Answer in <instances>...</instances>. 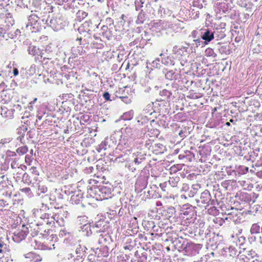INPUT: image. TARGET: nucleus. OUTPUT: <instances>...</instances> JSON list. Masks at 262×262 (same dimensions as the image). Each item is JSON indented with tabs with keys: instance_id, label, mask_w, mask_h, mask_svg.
Listing matches in <instances>:
<instances>
[{
	"instance_id": "f257e3e1",
	"label": "nucleus",
	"mask_w": 262,
	"mask_h": 262,
	"mask_svg": "<svg viewBox=\"0 0 262 262\" xmlns=\"http://www.w3.org/2000/svg\"><path fill=\"white\" fill-rule=\"evenodd\" d=\"M45 18H41L37 14H31L28 19L26 25V30L32 32H36L40 29L41 23L43 24Z\"/></svg>"
},
{
	"instance_id": "f03ea898",
	"label": "nucleus",
	"mask_w": 262,
	"mask_h": 262,
	"mask_svg": "<svg viewBox=\"0 0 262 262\" xmlns=\"http://www.w3.org/2000/svg\"><path fill=\"white\" fill-rule=\"evenodd\" d=\"M197 203L204 204L205 207L209 205L214 206L216 203V199H211V196L209 191L208 190H205L201 193L200 199L196 200ZM216 210L214 206L208 209V211L211 212V210Z\"/></svg>"
},
{
	"instance_id": "7ed1b4c3",
	"label": "nucleus",
	"mask_w": 262,
	"mask_h": 262,
	"mask_svg": "<svg viewBox=\"0 0 262 262\" xmlns=\"http://www.w3.org/2000/svg\"><path fill=\"white\" fill-rule=\"evenodd\" d=\"M136 130L130 127H126L123 131V137L120 140V145L124 144L128 146L129 144L136 138Z\"/></svg>"
},
{
	"instance_id": "20e7f679",
	"label": "nucleus",
	"mask_w": 262,
	"mask_h": 262,
	"mask_svg": "<svg viewBox=\"0 0 262 262\" xmlns=\"http://www.w3.org/2000/svg\"><path fill=\"white\" fill-rule=\"evenodd\" d=\"M43 24L56 31L60 30L64 26L63 20L60 17H48L47 19H45Z\"/></svg>"
},
{
	"instance_id": "39448f33",
	"label": "nucleus",
	"mask_w": 262,
	"mask_h": 262,
	"mask_svg": "<svg viewBox=\"0 0 262 262\" xmlns=\"http://www.w3.org/2000/svg\"><path fill=\"white\" fill-rule=\"evenodd\" d=\"M106 188L105 187L98 188L97 186H92L88 187V193L90 196L96 198L98 199L97 195L99 196V199L102 200L107 199L106 193Z\"/></svg>"
},
{
	"instance_id": "423d86ee",
	"label": "nucleus",
	"mask_w": 262,
	"mask_h": 262,
	"mask_svg": "<svg viewBox=\"0 0 262 262\" xmlns=\"http://www.w3.org/2000/svg\"><path fill=\"white\" fill-rule=\"evenodd\" d=\"M87 219L88 217L85 216H78L77 222L78 224H82L81 221H83V225L80 226L79 228L84 236H89L92 234V232L91 229V225L88 223Z\"/></svg>"
},
{
	"instance_id": "0eeeda50",
	"label": "nucleus",
	"mask_w": 262,
	"mask_h": 262,
	"mask_svg": "<svg viewBox=\"0 0 262 262\" xmlns=\"http://www.w3.org/2000/svg\"><path fill=\"white\" fill-rule=\"evenodd\" d=\"M232 3L233 0H220V2L215 3V4L220 12L226 13L231 9Z\"/></svg>"
},
{
	"instance_id": "6e6552de",
	"label": "nucleus",
	"mask_w": 262,
	"mask_h": 262,
	"mask_svg": "<svg viewBox=\"0 0 262 262\" xmlns=\"http://www.w3.org/2000/svg\"><path fill=\"white\" fill-rule=\"evenodd\" d=\"M28 234V229L25 225L22 226L21 230L16 231L14 234L13 239L16 242H19L24 239Z\"/></svg>"
},
{
	"instance_id": "1a4fd4ad",
	"label": "nucleus",
	"mask_w": 262,
	"mask_h": 262,
	"mask_svg": "<svg viewBox=\"0 0 262 262\" xmlns=\"http://www.w3.org/2000/svg\"><path fill=\"white\" fill-rule=\"evenodd\" d=\"M183 247V250L187 253L192 254L193 251H196L201 248V246L200 244H195L191 242H186V244L184 242L182 244Z\"/></svg>"
},
{
	"instance_id": "9d476101",
	"label": "nucleus",
	"mask_w": 262,
	"mask_h": 262,
	"mask_svg": "<svg viewBox=\"0 0 262 262\" xmlns=\"http://www.w3.org/2000/svg\"><path fill=\"white\" fill-rule=\"evenodd\" d=\"M216 34L215 31L212 32L209 29L205 30V32L201 34V38L204 40L203 43L206 45L208 44L214 38V35Z\"/></svg>"
},
{
	"instance_id": "9b49d317",
	"label": "nucleus",
	"mask_w": 262,
	"mask_h": 262,
	"mask_svg": "<svg viewBox=\"0 0 262 262\" xmlns=\"http://www.w3.org/2000/svg\"><path fill=\"white\" fill-rule=\"evenodd\" d=\"M260 227L257 224H253L250 229V233L251 234L250 239L252 241H255L258 236L260 235Z\"/></svg>"
},
{
	"instance_id": "f8f14e48",
	"label": "nucleus",
	"mask_w": 262,
	"mask_h": 262,
	"mask_svg": "<svg viewBox=\"0 0 262 262\" xmlns=\"http://www.w3.org/2000/svg\"><path fill=\"white\" fill-rule=\"evenodd\" d=\"M37 226L39 227L36 230V234H40L42 235L43 237H47L49 235L50 233V230L45 228V226L43 225V223H40V225L37 224Z\"/></svg>"
},
{
	"instance_id": "ddd939ff",
	"label": "nucleus",
	"mask_w": 262,
	"mask_h": 262,
	"mask_svg": "<svg viewBox=\"0 0 262 262\" xmlns=\"http://www.w3.org/2000/svg\"><path fill=\"white\" fill-rule=\"evenodd\" d=\"M165 150V146L161 143L155 144L152 146L151 151L156 155L163 154Z\"/></svg>"
},
{
	"instance_id": "4468645a",
	"label": "nucleus",
	"mask_w": 262,
	"mask_h": 262,
	"mask_svg": "<svg viewBox=\"0 0 262 262\" xmlns=\"http://www.w3.org/2000/svg\"><path fill=\"white\" fill-rule=\"evenodd\" d=\"M238 210L233 207H231L230 209H227L226 214L228 216L225 218V220L230 219L234 221V217L237 215Z\"/></svg>"
},
{
	"instance_id": "2eb2a0df",
	"label": "nucleus",
	"mask_w": 262,
	"mask_h": 262,
	"mask_svg": "<svg viewBox=\"0 0 262 262\" xmlns=\"http://www.w3.org/2000/svg\"><path fill=\"white\" fill-rule=\"evenodd\" d=\"M225 25H226L225 24H222L221 25L220 28H218L217 27H216L215 28V30L214 31H215L216 32L217 34L214 35V36L217 37L218 39H219V38L222 39L225 37V36H226V34H225Z\"/></svg>"
},
{
	"instance_id": "dca6fc26",
	"label": "nucleus",
	"mask_w": 262,
	"mask_h": 262,
	"mask_svg": "<svg viewBox=\"0 0 262 262\" xmlns=\"http://www.w3.org/2000/svg\"><path fill=\"white\" fill-rule=\"evenodd\" d=\"M233 238H234L235 241H234L233 242L235 243V245L237 246H239V248H242V246L244 245V244L245 243V237H244L243 236L239 237L237 236L234 237V236H233ZM243 249L244 250H245V248H243Z\"/></svg>"
},
{
	"instance_id": "f3484780",
	"label": "nucleus",
	"mask_w": 262,
	"mask_h": 262,
	"mask_svg": "<svg viewBox=\"0 0 262 262\" xmlns=\"http://www.w3.org/2000/svg\"><path fill=\"white\" fill-rule=\"evenodd\" d=\"M33 213L36 218H40L41 220H42V222H44L49 216V214L48 213H42L40 210H38V209L35 210Z\"/></svg>"
},
{
	"instance_id": "a211bd4d",
	"label": "nucleus",
	"mask_w": 262,
	"mask_h": 262,
	"mask_svg": "<svg viewBox=\"0 0 262 262\" xmlns=\"http://www.w3.org/2000/svg\"><path fill=\"white\" fill-rule=\"evenodd\" d=\"M56 218H58V215H55L54 216H51V218H47L44 222H41V223H43V225H48L51 226H53L55 224V221L56 220Z\"/></svg>"
},
{
	"instance_id": "6ab92c4d",
	"label": "nucleus",
	"mask_w": 262,
	"mask_h": 262,
	"mask_svg": "<svg viewBox=\"0 0 262 262\" xmlns=\"http://www.w3.org/2000/svg\"><path fill=\"white\" fill-rule=\"evenodd\" d=\"M180 181L179 177H170L167 184L170 185L171 187H177L178 183Z\"/></svg>"
},
{
	"instance_id": "aec40b11",
	"label": "nucleus",
	"mask_w": 262,
	"mask_h": 262,
	"mask_svg": "<svg viewBox=\"0 0 262 262\" xmlns=\"http://www.w3.org/2000/svg\"><path fill=\"white\" fill-rule=\"evenodd\" d=\"M27 130V128L26 126L20 127L18 129V134L19 136L17 138V139L19 140L21 143L23 142V140L24 139L25 132Z\"/></svg>"
},
{
	"instance_id": "412c9836",
	"label": "nucleus",
	"mask_w": 262,
	"mask_h": 262,
	"mask_svg": "<svg viewBox=\"0 0 262 262\" xmlns=\"http://www.w3.org/2000/svg\"><path fill=\"white\" fill-rule=\"evenodd\" d=\"M13 258L11 256V254L10 253V250H7V252H6V254L4 256V257L0 260V262H12Z\"/></svg>"
},
{
	"instance_id": "4be33fe9",
	"label": "nucleus",
	"mask_w": 262,
	"mask_h": 262,
	"mask_svg": "<svg viewBox=\"0 0 262 262\" xmlns=\"http://www.w3.org/2000/svg\"><path fill=\"white\" fill-rule=\"evenodd\" d=\"M162 63L165 66H173L174 62L171 57L167 56L165 58H163L161 61Z\"/></svg>"
},
{
	"instance_id": "5701e85b",
	"label": "nucleus",
	"mask_w": 262,
	"mask_h": 262,
	"mask_svg": "<svg viewBox=\"0 0 262 262\" xmlns=\"http://www.w3.org/2000/svg\"><path fill=\"white\" fill-rule=\"evenodd\" d=\"M8 31H9V30H8V29H7V25L0 26V36H3L6 40L8 39V38L6 36H7V32H8Z\"/></svg>"
},
{
	"instance_id": "b1692460",
	"label": "nucleus",
	"mask_w": 262,
	"mask_h": 262,
	"mask_svg": "<svg viewBox=\"0 0 262 262\" xmlns=\"http://www.w3.org/2000/svg\"><path fill=\"white\" fill-rule=\"evenodd\" d=\"M28 51L29 54L34 56L38 54L39 49L35 46H30L28 47Z\"/></svg>"
},
{
	"instance_id": "393cba45",
	"label": "nucleus",
	"mask_w": 262,
	"mask_h": 262,
	"mask_svg": "<svg viewBox=\"0 0 262 262\" xmlns=\"http://www.w3.org/2000/svg\"><path fill=\"white\" fill-rule=\"evenodd\" d=\"M145 15L142 12V10L139 13L137 18L136 20V23L137 24H142L144 23L145 20Z\"/></svg>"
},
{
	"instance_id": "a878e982",
	"label": "nucleus",
	"mask_w": 262,
	"mask_h": 262,
	"mask_svg": "<svg viewBox=\"0 0 262 262\" xmlns=\"http://www.w3.org/2000/svg\"><path fill=\"white\" fill-rule=\"evenodd\" d=\"M165 78L169 80L176 79V75L172 70L167 71L165 74Z\"/></svg>"
},
{
	"instance_id": "bb28decb",
	"label": "nucleus",
	"mask_w": 262,
	"mask_h": 262,
	"mask_svg": "<svg viewBox=\"0 0 262 262\" xmlns=\"http://www.w3.org/2000/svg\"><path fill=\"white\" fill-rule=\"evenodd\" d=\"M1 115L5 118H8L11 116V112L9 111L6 107H1Z\"/></svg>"
},
{
	"instance_id": "cd10ccee",
	"label": "nucleus",
	"mask_w": 262,
	"mask_h": 262,
	"mask_svg": "<svg viewBox=\"0 0 262 262\" xmlns=\"http://www.w3.org/2000/svg\"><path fill=\"white\" fill-rule=\"evenodd\" d=\"M7 250L6 245L0 243V260L4 257Z\"/></svg>"
},
{
	"instance_id": "c85d7f7f",
	"label": "nucleus",
	"mask_w": 262,
	"mask_h": 262,
	"mask_svg": "<svg viewBox=\"0 0 262 262\" xmlns=\"http://www.w3.org/2000/svg\"><path fill=\"white\" fill-rule=\"evenodd\" d=\"M75 252L77 254V258L79 257L81 258L84 254V251L83 250V248H82L81 245H79L78 247L76 248Z\"/></svg>"
},
{
	"instance_id": "c756f323",
	"label": "nucleus",
	"mask_w": 262,
	"mask_h": 262,
	"mask_svg": "<svg viewBox=\"0 0 262 262\" xmlns=\"http://www.w3.org/2000/svg\"><path fill=\"white\" fill-rule=\"evenodd\" d=\"M133 117L134 111L133 110H130L127 112L125 113L122 116L123 119L126 120H131L133 118Z\"/></svg>"
},
{
	"instance_id": "7c9ffc66",
	"label": "nucleus",
	"mask_w": 262,
	"mask_h": 262,
	"mask_svg": "<svg viewBox=\"0 0 262 262\" xmlns=\"http://www.w3.org/2000/svg\"><path fill=\"white\" fill-rule=\"evenodd\" d=\"M245 254L247 255V256H248V257H249V259L251 258H252L257 256V253L254 250H253L246 251Z\"/></svg>"
},
{
	"instance_id": "2f4dec72",
	"label": "nucleus",
	"mask_w": 262,
	"mask_h": 262,
	"mask_svg": "<svg viewBox=\"0 0 262 262\" xmlns=\"http://www.w3.org/2000/svg\"><path fill=\"white\" fill-rule=\"evenodd\" d=\"M16 151L19 155H24L28 151V147L27 146L19 147L17 149Z\"/></svg>"
},
{
	"instance_id": "473e14b6",
	"label": "nucleus",
	"mask_w": 262,
	"mask_h": 262,
	"mask_svg": "<svg viewBox=\"0 0 262 262\" xmlns=\"http://www.w3.org/2000/svg\"><path fill=\"white\" fill-rule=\"evenodd\" d=\"M160 95L161 96H164L165 98H169L170 96L172 95V93L168 90L164 89L162 91H160Z\"/></svg>"
},
{
	"instance_id": "72a5a7b5",
	"label": "nucleus",
	"mask_w": 262,
	"mask_h": 262,
	"mask_svg": "<svg viewBox=\"0 0 262 262\" xmlns=\"http://www.w3.org/2000/svg\"><path fill=\"white\" fill-rule=\"evenodd\" d=\"M237 259L240 262H248L249 257H248L246 254L238 255Z\"/></svg>"
},
{
	"instance_id": "f704fd0d",
	"label": "nucleus",
	"mask_w": 262,
	"mask_h": 262,
	"mask_svg": "<svg viewBox=\"0 0 262 262\" xmlns=\"http://www.w3.org/2000/svg\"><path fill=\"white\" fill-rule=\"evenodd\" d=\"M38 190L40 193H45L47 191V187L42 184H38Z\"/></svg>"
},
{
	"instance_id": "c9c22d12",
	"label": "nucleus",
	"mask_w": 262,
	"mask_h": 262,
	"mask_svg": "<svg viewBox=\"0 0 262 262\" xmlns=\"http://www.w3.org/2000/svg\"><path fill=\"white\" fill-rule=\"evenodd\" d=\"M229 252L230 256L234 257L236 255L237 251L235 248L233 247V246H230L229 248Z\"/></svg>"
},
{
	"instance_id": "e433bc0d",
	"label": "nucleus",
	"mask_w": 262,
	"mask_h": 262,
	"mask_svg": "<svg viewBox=\"0 0 262 262\" xmlns=\"http://www.w3.org/2000/svg\"><path fill=\"white\" fill-rule=\"evenodd\" d=\"M144 158H143L142 156H140V157H137L135 158L134 162L136 165H139L141 164L144 160Z\"/></svg>"
},
{
	"instance_id": "4c0bfd02",
	"label": "nucleus",
	"mask_w": 262,
	"mask_h": 262,
	"mask_svg": "<svg viewBox=\"0 0 262 262\" xmlns=\"http://www.w3.org/2000/svg\"><path fill=\"white\" fill-rule=\"evenodd\" d=\"M22 179L25 183H31V182L30 179L29 175L26 172H25L24 173H23Z\"/></svg>"
},
{
	"instance_id": "58836bf2",
	"label": "nucleus",
	"mask_w": 262,
	"mask_h": 262,
	"mask_svg": "<svg viewBox=\"0 0 262 262\" xmlns=\"http://www.w3.org/2000/svg\"><path fill=\"white\" fill-rule=\"evenodd\" d=\"M152 66L154 68L159 69L160 68V62L159 58H157L155 60H154L151 63Z\"/></svg>"
},
{
	"instance_id": "ea45409f",
	"label": "nucleus",
	"mask_w": 262,
	"mask_h": 262,
	"mask_svg": "<svg viewBox=\"0 0 262 262\" xmlns=\"http://www.w3.org/2000/svg\"><path fill=\"white\" fill-rule=\"evenodd\" d=\"M12 140L10 137L3 138L0 141V143L3 145L10 143Z\"/></svg>"
},
{
	"instance_id": "a19ab883",
	"label": "nucleus",
	"mask_w": 262,
	"mask_h": 262,
	"mask_svg": "<svg viewBox=\"0 0 262 262\" xmlns=\"http://www.w3.org/2000/svg\"><path fill=\"white\" fill-rule=\"evenodd\" d=\"M55 222H56V223L60 226H63L64 225V220L62 217H58V219L56 218V220L55 221Z\"/></svg>"
},
{
	"instance_id": "79ce46f5",
	"label": "nucleus",
	"mask_w": 262,
	"mask_h": 262,
	"mask_svg": "<svg viewBox=\"0 0 262 262\" xmlns=\"http://www.w3.org/2000/svg\"><path fill=\"white\" fill-rule=\"evenodd\" d=\"M120 98L121 99L122 101L124 102L125 103H129L131 101L130 99L128 98L127 96H122L120 97Z\"/></svg>"
},
{
	"instance_id": "37998d69",
	"label": "nucleus",
	"mask_w": 262,
	"mask_h": 262,
	"mask_svg": "<svg viewBox=\"0 0 262 262\" xmlns=\"http://www.w3.org/2000/svg\"><path fill=\"white\" fill-rule=\"evenodd\" d=\"M21 192L27 194L28 195L31 194V189L29 187L24 188L20 189Z\"/></svg>"
},
{
	"instance_id": "c03bdc74",
	"label": "nucleus",
	"mask_w": 262,
	"mask_h": 262,
	"mask_svg": "<svg viewBox=\"0 0 262 262\" xmlns=\"http://www.w3.org/2000/svg\"><path fill=\"white\" fill-rule=\"evenodd\" d=\"M70 233L68 232L65 229L60 230L59 232V236L61 237H63L66 236L67 235H69Z\"/></svg>"
},
{
	"instance_id": "a18cd8bd",
	"label": "nucleus",
	"mask_w": 262,
	"mask_h": 262,
	"mask_svg": "<svg viewBox=\"0 0 262 262\" xmlns=\"http://www.w3.org/2000/svg\"><path fill=\"white\" fill-rule=\"evenodd\" d=\"M152 145H153L152 144V143L150 140L146 141V142L145 144V146L146 147V148L151 151Z\"/></svg>"
},
{
	"instance_id": "49530a36",
	"label": "nucleus",
	"mask_w": 262,
	"mask_h": 262,
	"mask_svg": "<svg viewBox=\"0 0 262 262\" xmlns=\"http://www.w3.org/2000/svg\"><path fill=\"white\" fill-rule=\"evenodd\" d=\"M102 149H104V150H106V145L104 142H102L99 146V148L98 149V151L99 152H100L101 150Z\"/></svg>"
},
{
	"instance_id": "de8ad7c7",
	"label": "nucleus",
	"mask_w": 262,
	"mask_h": 262,
	"mask_svg": "<svg viewBox=\"0 0 262 262\" xmlns=\"http://www.w3.org/2000/svg\"><path fill=\"white\" fill-rule=\"evenodd\" d=\"M6 36L8 38H13L15 37H16V35L14 32L12 33V32L11 31L9 30L8 32H7V34Z\"/></svg>"
},
{
	"instance_id": "09e8293b",
	"label": "nucleus",
	"mask_w": 262,
	"mask_h": 262,
	"mask_svg": "<svg viewBox=\"0 0 262 262\" xmlns=\"http://www.w3.org/2000/svg\"><path fill=\"white\" fill-rule=\"evenodd\" d=\"M30 170L32 173L34 174L35 176H38L39 175V172L37 170L36 168L35 167H32L30 168Z\"/></svg>"
},
{
	"instance_id": "8fccbe9b",
	"label": "nucleus",
	"mask_w": 262,
	"mask_h": 262,
	"mask_svg": "<svg viewBox=\"0 0 262 262\" xmlns=\"http://www.w3.org/2000/svg\"><path fill=\"white\" fill-rule=\"evenodd\" d=\"M189 186L187 184H183L181 188V191L186 192L189 190Z\"/></svg>"
},
{
	"instance_id": "3c124183",
	"label": "nucleus",
	"mask_w": 262,
	"mask_h": 262,
	"mask_svg": "<svg viewBox=\"0 0 262 262\" xmlns=\"http://www.w3.org/2000/svg\"><path fill=\"white\" fill-rule=\"evenodd\" d=\"M49 209V208L47 205H45L43 203H42V207L39 210H40L41 212H42V211L46 212Z\"/></svg>"
},
{
	"instance_id": "603ef678",
	"label": "nucleus",
	"mask_w": 262,
	"mask_h": 262,
	"mask_svg": "<svg viewBox=\"0 0 262 262\" xmlns=\"http://www.w3.org/2000/svg\"><path fill=\"white\" fill-rule=\"evenodd\" d=\"M206 55H207L209 56H212L213 53V51L211 48H208L205 51Z\"/></svg>"
},
{
	"instance_id": "864d4df0",
	"label": "nucleus",
	"mask_w": 262,
	"mask_h": 262,
	"mask_svg": "<svg viewBox=\"0 0 262 262\" xmlns=\"http://www.w3.org/2000/svg\"><path fill=\"white\" fill-rule=\"evenodd\" d=\"M195 190H193L191 188L190 190H189L188 192V196L190 198L194 196V195L196 193H195Z\"/></svg>"
},
{
	"instance_id": "5fc2aeb1",
	"label": "nucleus",
	"mask_w": 262,
	"mask_h": 262,
	"mask_svg": "<svg viewBox=\"0 0 262 262\" xmlns=\"http://www.w3.org/2000/svg\"><path fill=\"white\" fill-rule=\"evenodd\" d=\"M201 188V186L199 184H193L191 186V189L195 190V193H197L198 190Z\"/></svg>"
},
{
	"instance_id": "6e6d98bb",
	"label": "nucleus",
	"mask_w": 262,
	"mask_h": 262,
	"mask_svg": "<svg viewBox=\"0 0 262 262\" xmlns=\"http://www.w3.org/2000/svg\"><path fill=\"white\" fill-rule=\"evenodd\" d=\"M41 258L39 256H37L31 260L30 262H41Z\"/></svg>"
},
{
	"instance_id": "4d7b16f0",
	"label": "nucleus",
	"mask_w": 262,
	"mask_h": 262,
	"mask_svg": "<svg viewBox=\"0 0 262 262\" xmlns=\"http://www.w3.org/2000/svg\"><path fill=\"white\" fill-rule=\"evenodd\" d=\"M11 168L13 169L16 168H18V167H19L18 164L16 162V161H15L14 160L11 162Z\"/></svg>"
},
{
	"instance_id": "13d9d810",
	"label": "nucleus",
	"mask_w": 262,
	"mask_h": 262,
	"mask_svg": "<svg viewBox=\"0 0 262 262\" xmlns=\"http://www.w3.org/2000/svg\"><path fill=\"white\" fill-rule=\"evenodd\" d=\"M103 98H104L105 100H110V94H109L108 92H105L103 94Z\"/></svg>"
},
{
	"instance_id": "bf43d9fd",
	"label": "nucleus",
	"mask_w": 262,
	"mask_h": 262,
	"mask_svg": "<svg viewBox=\"0 0 262 262\" xmlns=\"http://www.w3.org/2000/svg\"><path fill=\"white\" fill-rule=\"evenodd\" d=\"M56 4L58 5H62L63 3L68 0H53Z\"/></svg>"
},
{
	"instance_id": "052dcab7",
	"label": "nucleus",
	"mask_w": 262,
	"mask_h": 262,
	"mask_svg": "<svg viewBox=\"0 0 262 262\" xmlns=\"http://www.w3.org/2000/svg\"><path fill=\"white\" fill-rule=\"evenodd\" d=\"M179 50H180V49L178 47V46H174L172 49V52L174 54H177L179 52Z\"/></svg>"
},
{
	"instance_id": "680f3d73",
	"label": "nucleus",
	"mask_w": 262,
	"mask_h": 262,
	"mask_svg": "<svg viewBox=\"0 0 262 262\" xmlns=\"http://www.w3.org/2000/svg\"><path fill=\"white\" fill-rule=\"evenodd\" d=\"M167 184V182H165L163 183L160 184V186L163 191H165V188L166 187Z\"/></svg>"
},
{
	"instance_id": "e2e57ef3",
	"label": "nucleus",
	"mask_w": 262,
	"mask_h": 262,
	"mask_svg": "<svg viewBox=\"0 0 262 262\" xmlns=\"http://www.w3.org/2000/svg\"><path fill=\"white\" fill-rule=\"evenodd\" d=\"M29 71L31 73H34L35 71V65H31Z\"/></svg>"
},
{
	"instance_id": "0e129e2a",
	"label": "nucleus",
	"mask_w": 262,
	"mask_h": 262,
	"mask_svg": "<svg viewBox=\"0 0 262 262\" xmlns=\"http://www.w3.org/2000/svg\"><path fill=\"white\" fill-rule=\"evenodd\" d=\"M13 74L15 76H17L18 75V70L17 68H14L13 70Z\"/></svg>"
},
{
	"instance_id": "69168bd1",
	"label": "nucleus",
	"mask_w": 262,
	"mask_h": 262,
	"mask_svg": "<svg viewBox=\"0 0 262 262\" xmlns=\"http://www.w3.org/2000/svg\"><path fill=\"white\" fill-rule=\"evenodd\" d=\"M77 50L78 51V53H79V54L81 55L82 53H83V49L82 48V47H77Z\"/></svg>"
},
{
	"instance_id": "338daca9",
	"label": "nucleus",
	"mask_w": 262,
	"mask_h": 262,
	"mask_svg": "<svg viewBox=\"0 0 262 262\" xmlns=\"http://www.w3.org/2000/svg\"><path fill=\"white\" fill-rule=\"evenodd\" d=\"M17 170H18V171H17L16 174L20 175L22 174V172H23L22 169H20V168H19V167H18Z\"/></svg>"
},
{
	"instance_id": "774afa93",
	"label": "nucleus",
	"mask_w": 262,
	"mask_h": 262,
	"mask_svg": "<svg viewBox=\"0 0 262 262\" xmlns=\"http://www.w3.org/2000/svg\"><path fill=\"white\" fill-rule=\"evenodd\" d=\"M14 34H15L16 36L18 35H19L20 33V31L19 29H16L14 31Z\"/></svg>"
}]
</instances>
